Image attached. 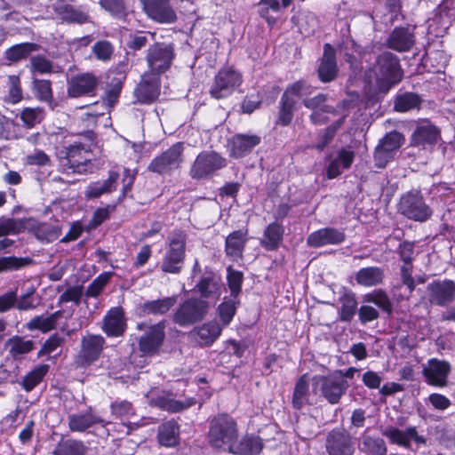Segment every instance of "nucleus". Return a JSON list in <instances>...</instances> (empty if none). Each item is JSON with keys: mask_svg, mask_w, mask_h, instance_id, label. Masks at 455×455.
<instances>
[{"mask_svg": "<svg viewBox=\"0 0 455 455\" xmlns=\"http://www.w3.org/2000/svg\"><path fill=\"white\" fill-rule=\"evenodd\" d=\"M89 149L81 142L64 140L56 146V156L60 162L62 172L67 173L86 172Z\"/></svg>", "mask_w": 455, "mask_h": 455, "instance_id": "nucleus-1", "label": "nucleus"}, {"mask_svg": "<svg viewBox=\"0 0 455 455\" xmlns=\"http://www.w3.org/2000/svg\"><path fill=\"white\" fill-rule=\"evenodd\" d=\"M309 93V86L304 81H297L286 88L282 97H283L285 100L286 99L296 100V98H301Z\"/></svg>", "mask_w": 455, "mask_h": 455, "instance_id": "nucleus-56", "label": "nucleus"}, {"mask_svg": "<svg viewBox=\"0 0 455 455\" xmlns=\"http://www.w3.org/2000/svg\"><path fill=\"white\" fill-rule=\"evenodd\" d=\"M177 302V297H166L161 299L147 301L142 306V310L147 314L163 315L168 312Z\"/></svg>", "mask_w": 455, "mask_h": 455, "instance_id": "nucleus-41", "label": "nucleus"}, {"mask_svg": "<svg viewBox=\"0 0 455 455\" xmlns=\"http://www.w3.org/2000/svg\"><path fill=\"white\" fill-rule=\"evenodd\" d=\"M8 95L5 100L12 104L19 103L23 99L20 79L18 76H8Z\"/></svg>", "mask_w": 455, "mask_h": 455, "instance_id": "nucleus-53", "label": "nucleus"}, {"mask_svg": "<svg viewBox=\"0 0 455 455\" xmlns=\"http://www.w3.org/2000/svg\"><path fill=\"white\" fill-rule=\"evenodd\" d=\"M112 415L117 419L129 418L135 414L132 404L125 400L116 401L110 404Z\"/></svg>", "mask_w": 455, "mask_h": 455, "instance_id": "nucleus-60", "label": "nucleus"}, {"mask_svg": "<svg viewBox=\"0 0 455 455\" xmlns=\"http://www.w3.org/2000/svg\"><path fill=\"white\" fill-rule=\"evenodd\" d=\"M32 88L37 100L48 103L52 102L53 93L52 83L49 80L35 78L32 82Z\"/></svg>", "mask_w": 455, "mask_h": 455, "instance_id": "nucleus-47", "label": "nucleus"}, {"mask_svg": "<svg viewBox=\"0 0 455 455\" xmlns=\"http://www.w3.org/2000/svg\"><path fill=\"white\" fill-rule=\"evenodd\" d=\"M119 174L116 172H109L108 178L102 181L91 183L85 190V197L88 199L98 198L103 194H108L116 188Z\"/></svg>", "mask_w": 455, "mask_h": 455, "instance_id": "nucleus-28", "label": "nucleus"}, {"mask_svg": "<svg viewBox=\"0 0 455 455\" xmlns=\"http://www.w3.org/2000/svg\"><path fill=\"white\" fill-rule=\"evenodd\" d=\"M44 118V111L42 108H25L20 112V119L27 128H32L40 124Z\"/></svg>", "mask_w": 455, "mask_h": 455, "instance_id": "nucleus-51", "label": "nucleus"}, {"mask_svg": "<svg viewBox=\"0 0 455 455\" xmlns=\"http://www.w3.org/2000/svg\"><path fill=\"white\" fill-rule=\"evenodd\" d=\"M394 154L390 149H387L378 144L374 151V162L378 168H385L387 164L394 158Z\"/></svg>", "mask_w": 455, "mask_h": 455, "instance_id": "nucleus-64", "label": "nucleus"}, {"mask_svg": "<svg viewBox=\"0 0 455 455\" xmlns=\"http://www.w3.org/2000/svg\"><path fill=\"white\" fill-rule=\"evenodd\" d=\"M31 263L32 259L28 257H3L0 258V272L19 270Z\"/></svg>", "mask_w": 455, "mask_h": 455, "instance_id": "nucleus-52", "label": "nucleus"}, {"mask_svg": "<svg viewBox=\"0 0 455 455\" xmlns=\"http://www.w3.org/2000/svg\"><path fill=\"white\" fill-rule=\"evenodd\" d=\"M238 300L236 298L224 299V301L219 306L218 313L219 316L224 326H227L232 321L235 311Z\"/></svg>", "mask_w": 455, "mask_h": 455, "instance_id": "nucleus-50", "label": "nucleus"}, {"mask_svg": "<svg viewBox=\"0 0 455 455\" xmlns=\"http://www.w3.org/2000/svg\"><path fill=\"white\" fill-rule=\"evenodd\" d=\"M427 289L431 304L443 307L455 299V282L451 280L434 281Z\"/></svg>", "mask_w": 455, "mask_h": 455, "instance_id": "nucleus-13", "label": "nucleus"}, {"mask_svg": "<svg viewBox=\"0 0 455 455\" xmlns=\"http://www.w3.org/2000/svg\"><path fill=\"white\" fill-rule=\"evenodd\" d=\"M242 84V76L236 70L228 68L220 69L216 75L210 94L216 100L231 95Z\"/></svg>", "mask_w": 455, "mask_h": 455, "instance_id": "nucleus-8", "label": "nucleus"}, {"mask_svg": "<svg viewBox=\"0 0 455 455\" xmlns=\"http://www.w3.org/2000/svg\"><path fill=\"white\" fill-rule=\"evenodd\" d=\"M29 68L32 74H51L53 72V63L43 55H36L31 58Z\"/></svg>", "mask_w": 455, "mask_h": 455, "instance_id": "nucleus-54", "label": "nucleus"}, {"mask_svg": "<svg viewBox=\"0 0 455 455\" xmlns=\"http://www.w3.org/2000/svg\"><path fill=\"white\" fill-rule=\"evenodd\" d=\"M440 138L438 129L428 121L421 122L412 133V146L426 148L435 145Z\"/></svg>", "mask_w": 455, "mask_h": 455, "instance_id": "nucleus-18", "label": "nucleus"}, {"mask_svg": "<svg viewBox=\"0 0 455 455\" xmlns=\"http://www.w3.org/2000/svg\"><path fill=\"white\" fill-rule=\"evenodd\" d=\"M228 282L231 291V295L236 298L241 291L243 283V274L240 271L233 270L231 267L228 268Z\"/></svg>", "mask_w": 455, "mask_h": 455, "instance_id": "nucleus-63", "label": "nucleus"}, {"mask_svg": "<svg viewBox=\"0 0 455 455\" xmlns=\"http://www.w3.org/2000/svg\"><path fill=\"white\" fill-rule=\"evenodd\" d=\"M195 403L196 401L193 398L180 401L173 398L159 397L156 400V406L164 411L175 413L191 407Z\"/></svg>", "mask_w": 455, "mask_h": 455, "instance_id": "nucleus-43", "label": "nucleus"}, {"mask_svg": "<svg viewBox=\"0 0 455 455\" xmlns=\"http://www.w3.org/2000/svg\"><path fill=\"white\" fill-rule=\"evenodd\" d=\"M31 230L38 240L47 243L58 239L61 233L59 227L47 223L36 224L31 228Z\"/></svg>", "mask_w": 455, "mask_h": 455, "instance_id": "nucleus-45", "label": "nucleus"}, {"mask_svg": "<svg viewBox=\"0 0 455 455\" xmlns=\"http://www.w3.org/2000/svg\"><path fill=\"white\" fill-rule=\"evenodd\" d=\"M143 9L152 20L160 23H172L177 15L169 0H140Z\"/></svg>", "mask_w": 455, "mask_h": 455, "instance_id": "nucleus-14", "label": "nucleus"}, {"mask_svg": "<svg viewBox=\"0 0 455 455\" xmlns=\"http://www.w3.org/2000/svg\"><path fill=\"white\" fill-rule=\"evenodd\" d=\"M88 447L84 442L75 439L61 440L54 448L52 455H85Z\"/></svg>", "mask_w": 455, "mask_h": 455, "instance_id": "nucleus-38", "label": "nucleus"}, {"mask_svg": "<svg viewBox=\"0 0 455 455\" xmlns=\"http://www.w3.org/2000/svg\"><path fill=\"white\" fill-rule=\"evenodd\" d=\"M355 438L343 428H334L326 436L325 448L328 455H353Z\"/></svg>", "mask_w": 455, "mask_h": 455, "instance_id": "nucleus-9", "label": "nucleus"}, {"mask_svg": "<svg viewBox=\"0 0 455 455\" xmlns=\"http://www.w3.org/2000/svg\"><path fill=\"white\" fill-rule=\"evenodd\" d=\"M222 328L216 322H209L194 328L189 336L201 346H211L221 334Z\"/></svg>", "mask_w": 455, "mask_h": 455, "instance_id": "nucleus-22", "label": "nucleus"}, {"mask_svg": "<svg viewBox=\"0 0 455 455\" xmlns=\"http://www.w3.org/2000/svg\"><path fill=\"white\" fill-rule=\"evenodd\" d=\"M159 81L156 76L150 77V75H144L141 82L134 91L137 100L142 104L153 102L159 95Z\"/></svg>", "mask_w": 455, "mask_h": 455, "instance_id": "nucleus-20", "label": "nucleus"}, {"mask_svg": "<svg viewBox=\"0 0 455 455\" xmlns=\"http://www.w3.org/2000/svg\"><path fill=\"white\" fill-rule=\"evenodd\" d=\"M420 105L419 97L412 92L398 95L395 101V109L398 112H407L418 108Z\"/></svg>", "mask_w": 455, "mask_h": 455, "instance_id": "nucleus-49", "label": "nucleus"}, {"mask_svg": "<svg viewBox=\"0 0 455 455\" xmlns=\"http://www.w3.org/2000/svg\"><path fill=\"white\" fill-rule=\"evenodd\" d=\"M327 97L325 94L319 93L316 96L309 99H305L303 104L306 108L313 110L310 118L315 124L324 123L325 119L322 117L321 112L331 113L333 111V108L326 105L325 102Z\"/></svg>", "mask_w": 455, "mask_h": 455, "instance_id": "nucleus-30", "label": "nucleus"}, {"mask_svg": "<svg viewBox=\"0 0 455 455\" xmlns=\"http://www.w3.org/2000/svg\"><path fill=\"white\" fill-rule=\"evenodd\" d=\"M174 53L171 45L156 44L152 45L147 55V61L150 72L156 76L164 73L172 64Z\"/></svg>", "mask_w": 455, "mask_h": 455, "instance_id": "nucleus-11", "label": "nucleus"}, {"mask_svg": "<svg viewBox=\"0 0 455 455\" xmlns=\"http://www.w3.org/2000/svg\"><path fill=\"white\" fill-rule=\"evenodd\" d=\"M283 227L281 224L273 222L269 224L264 231L260 244L268 251L278 248L283 235Z\"/></svg>", "mask_w": 455, "mask_h": 455, "instance_id": "nucleus-35", "label": "nucleus"}, {"mask_svg": "<svg viewBox=\"0 0 455 455\" xmlns=\"http://www.w3.org/2000/svg\"><path fill=\"white\" fill-rule=\"evenodd\" d=\"M340 319L342 321H350L355 313L357 301L354 295L346 294L340 299Z\"/></svg>", "mask_w": 455, "mask_h": 455, "instance_id": "nucleus-57", "label": "nucleus"}, {"mask_svg": "<svg viewBox=\"0 0 455 455\" xmlns=\"http://www.w3.org/2000/svg\"><path fill=\"white\" fill-rule=\"evenodd\" d=\"M257 135L236 134L230 140V154L235 158L243 157L260 143Z\"/></svg>", "mask_w": 455, "mask_h": 455, "instance_id": "nucleus-25", "label": "nucleus"}, {"mask_svg": "<svg viewBox=\"0 0 455 455\" xmlns=\"http://www.w3.org/2000/svg\"><path fill=\"white\" fill-rule=\"evenodd\" d=\"M355 153L342 149L338 153L336 158L331 160L326 168L327 178L331 180L339 176L342 170L348 169L354 162Z\"/></svg>", "mask_w": 455, "mask_h": 455, "instance_id": "nucleus-29", "label": "nucleus"}, {"mask_svg": "<svg viewBox=\"0 0 455 455\" xmlns=\"http://www.w3.org/2000/svg\"><path fill=\"white\" fill-rule=\"evenodd\" d=\"M404 136L398 132H390L387 133L379 142L381 147L387 149H390L394 154L402 147L404 143Z\"/></svg>", "mask_w": 455, "mask_h": 455, "instance_id": "nucleus-55", "label": "nucleus"}, {"mask_svg": "<svg viewBox=\"0 0 455 455\" xmlns=\"http://www.w3.org/2000/svg\"><path fill=\"white\" fill-rule=\"evenodd\" d=\"M383 435L393 443L404 447H409L411 440H414L417 443H425V439L418 435L414 427H408L405 431L393 427H387Z\"/></svg>", "mask_w": 455, "mask_h": 455, "instance_id": "nucleus-24", "label": "nucleus"}, {"mask_svg": "<svg viewBox=\"0 0 455 455\" xmlns=\"http://www.w3.org/2000/svg\"><path fill=\"white\" fill-rule=\"evenodd\" d=\"M49 366L41 364L29 371L22 379L21 386L27 391H32L44 379L47 373Z\"/></svg>", "mask_w": 455, "mask_h": 455, "instance_id": "nucleus-46", "label": "nucleus"}, {"mask_svg": "<svg viewBox=\"0 0 455 455\" xmlns=\"http://www.w3.org/2000/svg\"><path fill=\"white\" fill-rule=\"evenodd\" d=\"M39 46L34 43H23L8 48L4 52L6 60L17 62L27 59L32 52L38 51Z\"/></svg>", "mask_w": 455, "mask_h": 455, "instance_id": "nucleus-40", "label": "nucleus"}, {"mask_svg": "<svg viewBox=\"0 0 455 455\" xmlns=\"http://www.w3.org/2000/svg\"><path fill=\"white\" fill-rule=\"evenodd\" d=\"M399 211L402 214L416 221H425L431 211L423 201L419 192H409L402 196L399 204Z\"/></svg>", "mask_w": 455, "mask_h": 455, "instance_id": "nucleus-10", "label": "nucleus"}, {"mask_svg": "<svg viewBox=\"0 0 455 455\" xmlns=\"http://www.w3.org/2000/svg\"><path fill=\"white\" fill-rule=\"evenodd\" d=\"M101 422H103L101 419L91 412L68 416V427L73 432H83L94 424Z\"/></svg>", "mask_w": 455, "mask_h": 455, "instance_id": "nucleus-39", "label": "nucleus"}, {"mask_svg": "<svg viewBox=\"0 0 455 455\" xmlns=\"http://www.w3.org/2000/svg\"><path fill=\"white\" fill-rule=\"evenodd\" d=\"M414 43V35L408 28H396L388 37L387 46L397 52H407Z\"/></svg>", "mask_w": 455, "mask_h": 455, "instance_id": "nucleus-26", "label": "nucleus"}, {"mask_svg": "<svg viewBox=\"0 0 455 455\" xmlns=\"http://www.w3.org/2000/svg\"><path fill=\"white\" fill-rule=\"evenodd\" d=\"M348 387L347 379H342L340 375L334 372L328 376H315L313 379V391L315 394L320 392L331 404L339 402Z\"/></svg>", "mask_w": 455, "mask_h": 455, "instance_id": "nucleus-5", "label": "nucleus"}, {"mask_svg": "<svg viewBox=\"0 0 455 455\" xmlns=\"http://www.w3.org/2000/svg\"><path fill=\"white\" fill-rule=\"evenodd\" d=\"M323 50V55L318 68V75L322 82L328 83L335 79L338 68L334 48L331 44H325Z\"/></svg>", "mask_w": 455, "mask_h": 455, "instance_id": "nucleus-23", "label": "nucleus"}, {"mask_svg": "<svg viewBox=\"0 0 455 455\" xmlns=\"http://www.w3.org/2000/svg\"><path fill=\"white\" fill-rule=\"evenodd\" d=\"M100 6L112 16L122 17L125 12L124 0H100Z\"/></svg>", "mask_w": 455, "mask_h": 455, "instance_id": "nucleus-62", "label": "nucleus"}, {"mask_svg": "<svg viewBox=\"0 0 455 455\" xmlns=\"http://www.w3.org/2000/svg\"><path fill=\"white\" fill-rule=\"evenodd\" d=\"M179 425L174 421H168L158 428V441L161 445L172 447L179 443Z\"/></svg>", "mask_w": 455, "mask_h": 455, "instance_id": "nucleus-37", "label": "nucleus"}, {"mask_svg": "<svg viewBox=\"0 0 455 455\" xmlns=\"http://www.w3.org/2000/svg\"><path fill=\"white\" fill-rule=\"evenodd\" d=\"M365 300L374 303L387 312H391L392 304L387 293L381 290L375 291L365 296Z\"/></svg>", "mask_w": 455, "mask_h": 455, "instance_id": "nucleus-61", "label": "nucleus"}, {"mask_svg": "<svg viewBox=\"0 0 455 455\" xmlns=\"http://www.w3.org/2000/svg\"><path fill=\"white\" fill-rule=\"evenodd\" d=\"M184 146L181 142L173 144L160 156L155 157L148 169L158 174H168L178 169L183 163Z\"/></svg>", "mask_w": 455, "mask_h": 455, "instance_id": "nucleus-7", "label": "nucleus"}, {"mask_svg": "<svg viewBox=\"0 0 455 455\" xmlns=\"http://www.w3.org/2000/svg\"><path fill=\"white\" fill-rule=\"evenodd\" d=\"M164 339V327L161 324L149 326L146 332L140 338V350L145 355L156 354Z\"/></svg>", "mask_w": 455, "mask_h": 455, "instance_id": "nucleus-19", "label": "nucleus"}, {"mask_svg": "<svg viewBox=\"0 0 455 455\" xmlns=\"http://www.w3.org/2000/svg\"><path fill=\"white\" fill-rule=\"evenodd\" d=\"M362 450L371 455H385L387 447L383 439L364 435L362 437Z\"/></svg>", "mask_w": 455, "mask_h": 455, "instance_id": "nucleus-48", "label": "nucleus"}, {"mask_svg": "<svg viewBox=\"0 0 455 455\" xmlns=\"http://www.w3.org/2000/svg\"><path fill=\"white\" fill-rule=\"evenodd\" d=\"M226 164V159L217 152L203 151L196 156L191 165L189 175L196 180L206 179L224 168Z\"/></svg>", "mask_w": 455, "mask_h": 455, "instance_id": "nucleus-6", "label": "nucleus"}, {"mask_svg": "<svg viewBox=\"0 0 455 455\" xmlns=\"http://www.w3.org/2000/svg\"><path fill=\"white\" fill-rule=\"evenodd\" d=\"M238 436L236 423L228 415L215 417L210 426L209 442L214 448L230 451Z\"/></svg>", "mask_w": 455, "mask_h": 455, "instance_id": "nucleus-3", "label": "nucleus"}, {"mask_svg": "<svg viewBox=\"0 0 455 455\" xmlns=\"http://www.w3.org/2000/svg\"><path fill=\"white\" fill-rule=\"evenodd\" d=\"M111 275L112 274L109 272L100 274L87 287L85 295L87 297L96 298L109 282Z\"/></svg>", "mask_w": 455, "mask_h": 455, "instance_id": "nucleus-58", "label": "nucleus"}, {"mask_svg": "<svg viewBox=\"0 0 455 455\" xmlns=\"http://www.w3.org/2000/svg\"><path fill=\"white\" fill-rule=\"evenodd\" d=\"M247 230H236L226 238V253L232 258H241L247 241Z\"/></svg>", "mask_w": 455, "mask_h": 455, "instance_id": "nucleus-33", "label": "nucleus"}, {"mask_svg": "<svg viewBox=\"0 0 455 455\" xmlns=\"http://www.w3.org/2000/svg\"><path fill=\"white\" fill-rule=\"evenodd\" d=\"M308 379L307 374H304L297 381L293 395L292 405L294 408L299 410L308 402Z\"/></svg>", "mask_w": 455, "mask_h": 455, "instance_id": "nucleus-44", "label": "nucleus"}, {"mask_svg": "<svg viewBox=\"0 0 455 455\" xmlns=\"http://www.w3.org/2000/svg\"><path fill=\"white\" fill-rule=\"evenodd\" d=\"M263 448V444L258 437H244L239 443L234 442L229 452L237 455H256Z\"/></svg>", "mask_w": 455, "mask_h": 455, "instance_id": "nucleus-36", "label": "nucleus"}, {"mask_svg": "<svg viewBox=\"0 0 455 455\" xmlns=\"http://www.w3.org/2000/svg\"><path fill=\"white\" fill-rule=\"evenodd\" d=\"M9 349L10 355L17 359L20 355L29 353L34 348V342L32 340H25L20 336H13L9 339L5 344Z\"/></svg>", "mask_w": 455, "mask_h": 455, "instance_id": "nucleus-42", "label": "nucleus"}, {"mask_svg": "<svg viewBox=\"0 0 455 455\" xmlns=\"http://www.w3.org/2000/svg\"><path fill=\"white\" fill-rule=\"evenodd\" d=\"M281 108L278 115V123L282 125H288L293 117L294 106L296 104V100H284L283 97L281 98Z\"/></svg>", "mask_w": 455, "mask_h": 455, "instance_id": "nucleus-59", "label": "nucleus"}, {"mask_svg": "<svg viewBox=\"0 0 455 455\" xmlns=\"http://www.w3.org/2000/svg\"><path fill=\"white\" fill-rule=\"evenodd\" d=\"M187 235L184 232L176 230L169 236L161 269L164 273L179 274L182 269L185 259Z\"/></svg>", "mask_w": 455, "mask_h": 455, "instance_id": "nucleus-4", "label": "nucleus"}, {"mask_svg": "<svg viewBox=\"0 0 455 455\" xmlns=\"http://www.w3.org/2000/svg\"><path fill=\"white\" fill-rule=\"evenodd\" d=\"M105 340L100 335H87L82 339V348L78 359L81 366L91 364L96 361L103 349Z\"/></svg>", "mask_w": 455, "mask_h": 455, "instance_id": "nucleus-17", "label": "nucleus"}, {"mask_svg": "<svg viewBox=\"0 0 455 455\" xmlns=\"http://www.w3.org/2000/svg\"><path fill=\"white\" fill-rule=\"evenodd\" d=\"M98 85L97 77L92 73H84L73 76L68 84L67 93L71 98H78L93 93Z\"/></svg>", "mask_w": 455, "mask_h": 455, "instance_id": "nucleus-16", "label": "nucleus"}, {"mask_svg": "<svg viewBox=\"0 0 455 455\" xmlns=\"http://www.w3.org/2000/svg\"><path fill=\"white\" fill-rule=\"evenodd\" d=\"M372 72L379 88L382 91H387L403 77L398 58L388 52L378 56Z\"/></svg>", "mask_w": 455, "mask_h": 455, "instance_id": "nucleus-2", "label": "nucleus"}, {"mask_svg": "<svg viewBox=\"0 0 455 455\" xmlns=\"http://www.w3.org/2000/svg\"><path fill=\"white\" fill-rule=\"evenodd\" d=\"M451 371V365L448 362L435 358L427 361L423 368V375L429 385L435 387H445Z\"/></svg>", "mask_w": 455, "mask_h": 455, "instance_id": "nucleus-15", "label": "nucleus"}, {"mask_svg": "<svg viewBox=\"0 0 455 455\" xmlns=\"http://www.w3.org/2000/svg\"><path fill=\"white\" fill-rule=\"evenodd\" d=\"M345 234L332 228H325L313 232L307 237V244L321 247L329 244H339L345 240Z\"/></svg>", "mask_w": 455, "mask_h": 455, "instance_id": "nucleus-21", "label": "nucleus"}, {"mask_svg": "<svg viewBox=\"0 0 455 455\" xmlns=\"http://www.w3.org/2000/svg\"><path fill=\"white\" fill-rule=\"evenodd\" d=\"M55 12L67 22L84 24L89 21V15L85 12L64 2L56 4Z\"/></svg>", "mask_w": 455, "mask_h": 455, "instance_id": "nucleus-32", "label": "nucleus"}, {"mask_svg": "<svg viewBox=\"0 0 455 455\" xmlns=\"http://www.w3.org/2000/svg\"><path fill=\"white\" fill-rule=\"evenodd\" d=\"M384 270L379 267H367L358 270L355 275L358 284L366 287L376 286L384 280Z\"/></svg>", "mask_w": 455, "mask_h": 455, "instance_id": "nucleus-31", "label": "nucleus"}, {"mask_svg": "<svg viewBox=\"0 0 455 455\" xmlns=\"http://www.w3.org/2000/svg\"><path fill=\"white\" fill-rule=\"evenodd\" d=\"M124 311L121 307L111 308L104 318L103 331L108 335L117 337L124 331Z\"/></svg>", "mask_w": 455, "mask_h": 455, "instance_id": "nucleus-27", "label": "nucleus"}, {"mask_svg": "<svg viewBox=\"0 0 455 455\" xmlns=\"http://www.w3.org/2000/svg\"><path fill=\"white\" fill-rule=\"evenodd\" d=\"M208 304L202 299H188L179 307L174 314V322L188 326L202 320L206 315Z\"/></svg>", "mask_w": 455, "mask_h": 455, "instance_id": "nucleus-12", "label": "nucleus"}, {"mask_svg": "<svg viewBox=\"0 0 455 455\" xmlns=\"http://www.w3.org/2000/svg\"><path fill=\"white\" fill-rule=\"evenodd\" d=\"M62 311H56L49 315H37L33 317L28 323L29 331L39 330L42 332H48L56 328L58 321L62 317Z\"/></svg>", "mask_w": 455, "mask_h": 455, "instance_id": "nucleus-34", "label": "nucleus"}]
</instances>
